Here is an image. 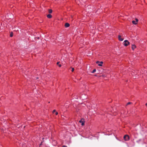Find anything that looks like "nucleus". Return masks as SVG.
Here are the masks:
<instances>
[{
    "instance_id": "1",
    "label": "nucleus",
    "mask_w": 147,
    "mask_h": 147,
    "mask_svg": "<svg viewBox=\"0 0 147 147\" xmlns=\"http://www.w3.org/2000/svg\"><path fill=\"white\" fill-rule=\"evenodd\" d=\"M123 44L125 46H127L129 44V42L127 40H125Z\"/></svg>"
},
{
    "instance_id": "2",
    "label": "nucleus",
    "mask_w": 147,
    "mask_h": 147,
    "mask_svg": "<svg viewBox=\"0 0 147 147\" xmlns=\"http://www.w3.org/2000/svg\"><path fill=\"white\" fill-rule=\"evenodd\" d=\"M123 138L125 141L128 140H129V136L128 135H125L124 136Z\"/></svg>"
},
{
    "instance_id": "3",
    "label": "nucleus",
    "mask_w": 147,
    "mask_h": 147,
    "mask_svg": "<svg viewBox=\"0 0 147 147\" xmlns=\"http://www.w3.org/2000/svg\"><path fill=\"white\" fill-rule=\"evenodd\" d=\"M138 20L137 18L136 19V21H135L134 20H133L132 21V23L133 24H136L138 22Z\"/></svg>"
},
{
    "instance_id": "4",
    "label": "nucleus",
    "mask_w": 147,
    "mask_h": 147,
    "mask_svg": "<svg viewBox=\"0 0 147 147\" xmlns=\"http://www.w3.org/2000/svg\"><path fill=\"white\" fill-rule=\"evenodd\" d=\"M96 63L97 64H98V65L100 66H102V64L103 63L102 61L100 62L98 61H97Z\"/></svg>"
},
{
    "instance_id": "5",
    "label": "nucleus",
    "mask_w": 147,
    "mask_h": 147,
    "mask_svg": "<svg viewBox=\"0 0 147 147\" xmlns=\"http://www.w3.org/2000/svg\"><path fill=\"white\" fill-rule=\"evenodd\" d=\"M83 119H82L80 120L79 121V122L81 123V125L82 126H83L84 125L85 122L82 120Z\"/></svg>"
},
{
    "instance_id": "6",
    "label": "nucleus",
    "mask_w": 147,
    "mask_h": 147,
    "mask_svg": "<svg viewBox=\"0 0 147 147\" xmlns=\"http://www.w3.org/2000/svg\"><path fill=\"white\" fill-rule=\"evenodd\" d=\"M118 39L120 41H122L123 40V38H121V36L120 35H119L118 36Z\"/></svg>"
},
{
    "instance_id": "7",
    "label": "nucleus",
    "mask_w": 147,
    "mask_h": 147,
    "mask_svg": "<svg viewBox=\"0 0 147 147\" xmlns=\"http://www.w3.org/2000/svg\"><path fill=\"white\" fill-rule=\"evenodd\" d=\"M70 24L68 23H66L65 24V26L66 28L68 27L69 26Z\"/></svg>"
},
{
    "instance_id": "8",
    "label": "nucleus",
    "mask_w": 147,
    "mask_h": 147,
    "mask_svg": "<svg viewBox=\"0 0 147 147\" xmlns=\"http://www.w3.org/2000/svg\"><path fill=\"white\" fill-rule=\"evenodd\" d=\"M136 47V46L135 45H132L131 49L133 50H134Z\"/></svg>"
},
{
    "instance_id": "9",
    "label": "nucleus",
    "mask_w": 147,
    "mask_h": 147,
    "mask_svg": "<svg viewBox=\"0 0 147 147\" xmlns=\"http://www.w3.org/2000/svg\"><path fill=\"white\" fill-rule=\"evenodd\" d=\"M47 17L48 18H51L52 17V16L51 14H49L47 16Z\"/></svg>"
},
{
    "instance_id": "10",
    "label": "nucleus",
    "mask_w": 147,
    "mask_h": 147,
    "mask_svg": "<svg viewBox=\"0 0 147 147\" xmlns=\"http://www.w3.org/2000/svg\"><path fill=\"white\" fill-rule=\"evenodd\" d=\"M49 13H52V10L51 9H49Z\"/></svg>"
},
{
    "instance_id": "11",
    "label": "nucleus",
    "mask_w": 147,
    "mask_h": 147,
    "mask_svg": "<svg viewBox=\"0 0 147 147\" xmlns=\"http://www.w3.org/2000/svg\"><path fill=\"white\" fill-rule=\"evenodd\" d=\"M13 36V33L12 32H11L10 35V36L11 37H12Z\"/></svg>"
},
{
    "instance_id": "12",
    "label": "nucleus",
    "mask_w": 147,
    "mask_h": 147,
    "mask_svg": "<svg viewBox=\"0 0 147 147\" xmlns=\"http://www.w3.org/2000/svg\"><path fill=\"white\" fill-rule=\"evenodd\" d=\"M96 71V69H94L92 71V73H94Z\"/></svg>"
},
{
    "instance_id": "13",
    "label": "nucleus",
    "mask_w": 147,
    "mask_h": 147,
    "mask_svg": "<svg viewBox=\"0 0 147 147\" xmlns=\"http://www.w3.org/2000/svg\"><path fill=\"white\" fill-rule=\"evenodd\" d=\"M131 103L130 102H129L127 104V105L131 104Z\"/></svg>"
},
{
    "instance_id": "14",
    "label": "nucleus",
    "mask_w": 147,
    "mask_h": 147,
    "mask_svg": "<svg viewBox=\"0 0 147 147\" xmlns=\"http://www.w3.org/2000/svg\"><path fill=\"white\" fill-rule=\"evenodd\" d=\"M56 112V110H54L53 111V113H54L55 112Z\"/></svg>"
},
{
    "instance_id": "15",
    "label": "nucleus",
    "mask_w": 147,
    "mask_h": 147,
    "mask_svg": "<svg viewBox=\"0 0 147 147\" xmlns=\"http://www.w3.org/2000/svg\"><path fill=\"white\" fill-rule=\"evenodd\" d=\"M74 68H72V70H71L72 71V72H73V71H74Z\"/></svg>"
},
{
    "instance_id": "16",
    "label": "nucleus",
    "mask_w": 147,
    "mask_h": 147,
    "mask_svg": "<svg viewBox=\"0 0 147 147\" xmlns=\"http://www.w3.org/2000/svg\"><path fill=\"white\" fill-rule=\"evenodd\" d=\"M58 113L57 112H55V115H57L58 114Z\"/></svg>"
},
{
    "instance_id": "17",
    "label": "nucleus",
    "mask_w": 147,
    "mask_h": 147,
    "mask_svg": "<svg viewBox=\"0 0 147 147\" xmlns=\"http://www.w3.org/2000/svg\"><path fill=\"white\" fill-rule=\"evenodd\" d=\"M58 65L59 67H61V64H59Z\"/></svg>"
},
{
    "instance_id": "18",
    "label": "nucleus",
    "mask_w": 147,
    "mask_h": 147,
    "mask_svg": "<svg viewBox=\"0 0 147 147\" xmlns=\"http://www.w3.org/2000/svg\"><path fill=\"white\" fill-rule=\"evenodd\" d=\"M62 147H67V146L65 145H63L62 146Z\"/></svg>"
},
{
    "instance_id": "19",
    "label": "nucleus",
    "mask_w": 147,
    "mask_h": 147,
    "mask_svg": "<svg viewBox=\"0 0 147 147\" xmlns=\"http://www.w3.org/2000/svg\"><path fill=\"white\" fill-rule=\"evenodd\" d=\"M59 62H57V65H59Z\"/></svg>"
},
{
    "instance_id": "20",
    "label": "nucleus",
    "mask_w": 147,
    "mask_h": 147,
    "mask_svg": "<svg viewBox=\"0 0 147 147\" xmlns=\"http://www.w3.org/2000/svg\"><path fill=\"white\" fill-rule=\"evenodd\" d=\"M146 105L147 106V103L146 104Z\"/></svg>"
},
{
    "instance_id": "21",
    "label": "nucleus",
    "mask_w": 147,
    "mask_h": 147,
    "mask_svg": "<svg viewBox=\"0 0 147 147\" xmlns=\"http://www.w3.org/2000/svg\"><path fill=\"white\" fill-rule=\"evenodd\" d=\"M101 76L104 77L105 76L104 75H102Z\"/></svg>"
},
{
    "instance_id": "22",
    "label": "nucleus",
    "mask_w": 147,
    "mask_h": 147,
    "mask_svg": "<svg viewBox=\"0 0 147 147\" xmlns=\"http://www.w3.org/2000/svg\"><path fill=\"white\" fill-rule=\"evenodd\" d=\"M94 76H96V75H95Z\"/></svg>"
}]
</instances>
